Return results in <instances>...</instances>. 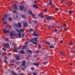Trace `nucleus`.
I'll return each instance as SVG.
<instances>
[{"instance_id":"obj_1","label":"nucleus","mask_w":75,"mask_h":75,"mask_svg":"<svg viewBox=\"0 0 75 75\" xmlns=\"http://www.w3.org/2000/svg\"><path fill=\"white\" fill-rule=\"evenodd\" d=\"M16 31L19 33H24V30L23 29L21 28L20 29V31L18 30V29L17 28L16 29Z\"/></svg>"},{"instance_id":"obj_2","label":"nucleus","mask_w":75,"mask_h":75,"mask_svg":"<svg viewBox=\"0 0 75 75\" xmlns=\"http://www.w3.org/2000/svg\"><path fill=\"white\" fill-rule=\"evenodd\" d=\"M8 17V15L7 14H4L3 16V18H2V21H3L4 20H6V19Z\"/></svg>"},{"instance_id":"obj_3","label":"nucleus","mask_w":75,"mask_h":75,"mask_svg":"<svg viewBox=\"0 0 75 75\" xmlns=\"http://www.w3.org/2000/svg\"><path fill=\"white\" fill-rule=\"evenodd\" d=\"M4 48H8L10 47V45L7 43H5L4 45Z\"/></svg>"},{"instance_id":"obj_4","label":"nucleus","mask_w":75,"mask_h":75,"mask_svg":"<svg viewBox=\"0 0 75 75\" xmlns=\"http://www.w3.org/2000/svg\"><path fill=\"white\" fill-rule=\"evenodd\" d=\"M25 60H23V61L22 65L24 67V68H26V66H25Z\"/></svg>"},{"instance_id":"obj_5","label":"nucleus","mask_w":75,"mask_h":75,"mask_svg":"<svg viewBox=\"0 0 75 75\" xmlns=\"http://www.w3.org/2000/svg\"><path fill=\"white\" fill-rule=\"evenodd\" d=\"M24 8V6H23L20 5L19 6V8L21 11H23Z\"/></svg>"},{"instance_id":"obj_6","label":"nucleus","mask_w":75,"mask_h":75,"mask_svg":"<svg viewBox=\"0 0 75 75\" xmlns=\"http://www.w3.org/2000/svg\"><path fill=\"white\" fill-rule=\"evenodd\" d=\"M46 18L48 20H52V18L51 17V16H47L46 17Z\"/></svg>"},{"instance_id":"obj_7","label":"nucleus","mask_w":75,"mask_h":75,"mask_svg":"<svg viewBox=\"0 0 75 75\" xmlns=\"http://www.w3.org/2000/svg\"><path fill=\"white\" fill-rule=\"evenodd\" d=\"M23 24L24 27H27V25H28V23L25 22H23Z\"/></svg>"},{"instance_id":"obj_8","label":"nucleus","mask_w":75,"mask_h":75,"mask_svg":"<svg viewBox=\"0 0 75 75\" xmlns=\"http://www.w3.org/2000/svg\"><path fill=\"white\" fill-rule=\"evenodd\" d=\"M3 31L5 33H6V34H8L10 32L8 30H6L5 29H4Z\"/></svg>"},{"instance_id":"obj_9","label":"nucleus","mask_w":75,"mask_h":75,"mask_svg":"<svg viewBox=\"0 0 75 75\" xmlns=\"http://www.w3.org/2000/svg\"><path fill=\"white\" fill-rule=\"evenodd\" d=\"M24 51L23 50H21L20 51H19L18 52L20 54H24Z\"/></svg>"},{"instance_id":"obj_10","label":"nucleus","mask_w":75,"mask_h":75,"mask_svg":"<svg viewBox=\"0 0 75 75\" xmlns=\"http://www.w3.org/2000/svg\"><path fill=\"white\" fill-rule=\"evenodd\" d=\"M14 10H17V7L16 4H14Z\"/></svg>"},{"instance_id":"obj_11","label":"nucleus","mask_w":75,"mask_h":75,"mask_svg":"<svg viewBox=\"0 0 75 75\" xmlns=\"http://www.w3.org/2000/svg\"><path fill=\"white\" fill-rule=\"evenodd\" d=\"M18 28H21V23H18Z\"/></svg>"},{"instance_id":"obj_12","label":"nucleus","mask_w":75,"mask_h":75,"mask_svg":"<svg viewBox=\"0 0 75 75\" xmlns=\"http://www.w3.org/2000/svg\"><path fill=\"white\" fill-rule=\"evenodd\" d=\"M33 34L34 36H36V37H38V34H37V33H36L35 32L33 33Z\"/></svg>"},{"instance_id":"obj_13","label":"nucleus","mask_w":75,"mask_h":75,"mask_svg":"<svg viewBox=\"0 0 75 75\" xmlns=\"http://www.w3.org/2000/svg\"><path fill=\"white\" fill-rule=\"evenodd\" d=\"M33 65H35V66H39V64L38 63H35L33 64Z\"/></svg>"},{"instance_id":"obj_14","label":"nucleus","mask_w":75,"mask_h":75,"mask_svg":"<svg viewBox=\"0 0 75 75\" xmlns=\"http://www.w3.org/2000/svg\"><path fill=\"white\" fill-rule=\"evenodd\" d=\"M11 73L12 74H13V75H18V74H16V72H15L14 71H11Z\"/></svg>"},{"instance_id":"obj_15","label":"nucleus","mask_w":75,"mask_h":75,"mask_svg":"<svg viewBox=\"0 0 75 75\" xmlns=\"http://www.w3.org/2000/svg\"><path fill=\"white\" fill-rule=\"evenodd\" d=\"M16 59L17 61H18V60H19L20 59V57H19L18 56H16Z\"/></svg>"},{"instance_id":"obj_16","label":"nucleus","mask_w":75,"mask_h":75,"mask_svg":"<svg viewBox=\"0 0 75 75\" xmlns=\"http://www.w3.org/2000/svg\"><path fill=\"white\" fill-rule=\"evenodd\" d=\"M39 16V17H40L41 18H44V16L42 15H41V14H39L38 15Z\"/></svg>"},{"instance_id":"obj_17","label":"nucleus","mask_w":75,"mask_h":75,"mask_svg":"<svg viewBox=\"0 0 75 75\" xmlns=\"http://www.w3.org/2000/svg\"><path fill=\"white\" fill-rule=\"evenodd\" d=\"M18 37L20 38L21 37V34L20 33H18Z\"/></svg>"},{"instance_id":"obj_18","label":"nucleus","mask_w":75,"mask_h":75,"mask_svg":"<svg viewBox=\"0 0 75 75\" xmlns=\"http://www.w3.org/2000/svg\"><path fill=\"white\" fill-rule=\"evenodd\" d=\"M28 30L30 33H31V31H34V29H32V28H31L30 29H29Z\"/></svg>"},{"instance_id":"obj_19","label":"nucleus","mask_w":75,"mask_h":75,"mask_svg":"<svg viewBox=\"0 0 75 75\" xmlns=\"http://www.w3.org/2000/svg\"><path fill=\"white\" fill-rule=\"evenodd\" d=\"M33 8H34V7H35V9H37V5L34 4L33 5Z\"/></svg>"},{"instance_id":"obj_20","label":"nucleus","mask_w":75,"mask_h":75,"mask_svg":"<svg viewBox=\"0 0 75 75\" xmlns=\"http://www.w3.org/2000/svg\"><path fill=\"white\" fill-rule=\"evenodd\" d=\"M4 41H7V42H8L9 41V40L7 38H6L4 39Z\"/></svg>"},{"instance_id":"obj_21","label":"nucleus","mask_w":75,"mask_h":75,"mask_svg":"<svg viewBox=\"0 0 75 75\" xmlns=\"http://www.w3.org/2000/svg\"><path fill=\"white\" fill-rule=\"evenodd\" d=\"M14 35L15 36V37H16V38H18V36H17V34L16 33H14Z\"/></svg>"},{"instance_id":"obj_22","label":"nucleus","mask_w":75,"mask_h":75,"mask_svg":"<svg viewBox=\"0 0 75 75\" xmlns=\"http://www.w3.org/2000/svg\"><path fill=\"white\" fill-rule=\"evenodd\" d=\"M10 35L11 36V37H14V35L13 33H11L10 34Z\"/></svg>"},{"instance_id":"obj_23","label":"nucleus","mask_w":75,"mask_h":75,"mask_svg":"<svg viewBox=\"0 0 75 75\" xmlns=\"http://www.w3.org/2000/svg\"><path fill=\"white\" fill-rule=\"evenodd\" d=\"M38 38H33V40H34V41L35 42L37 41V40Z\"/></svg>"},{"instance_id":"obj_24","label":"nucleus","mask_w":75,"mask_h":75,"mask_svg":"<svg viewBox=\"0 0 75 75\" xmlns=\"http://www.w3.org/2000/svg\"><path fill=\"white\" fill-rule=\"evenodd\" d=\"M29 14L30 15H31L33 14V11H30L29 12Z\"/></svg>"},{"instance_id":"obj_25","label":"nucleus","mask_w":75,"mask_h":75,"mask_svg":"<svg viewBox=\"0 0 75 75\" xmlns=\"http://www.w3.org/2000/svg\"><path fill=\"white\" fill-rule=\"evenodd\" d=\"M4 62L6 64H7L8 63V62H7V60L6 59L4 60Z\"/></svg>"},{"instance_id":"obj_26","label":"nucleus","mask_w":75,"mask_h":75,"mask_svg":"<svg viewBox=\"0 0 75 75\" xmlns=\"http://www.w3.org/2000/svg\"><path fill=\"white\" fill-rule=\"evenodd\" d=\"M45 44H47V45H50V42L47 41L45 42Z\"/></svg>"},{"instance_id":"obj_27","label":"nucleus","mask_w":75,"mask_h":75,"mask_svg":"<svg viewBox=\"0 0 75 75\" xmlns=\"http://www.w3.org/2000/svg\"><path fill=\"white\" fill-rule=\"evenodd\" d=\"M28 52H29L30 54H31V53H32V52H33V51H32L31 50H28Z\"/></svg>"},{"instance_id":"obj_28","label":"nucleus","mask_w":75,"mask_h":75,"mask_svg":"<svg viewBox=\"0 0 75 75\" xmlns=\"http://www.w3.org/2000/svg\"><path fill=\"white\" fill-rule=\"evenodd\" d=\"M34 41V39L33 38H31L30 40V42H33Z\"/></svg>"},{"instance_id":"obj_29","label":"nucleus","mask_w":75,"mask_h":75,"mask_svg":"<svg viewBox=\"0 0 75 75\" xmlns=\"http://www.w3.org/2000/svg\"><path fill=\"white\" fill-rule=\"evenodd\" d=\"M3 21L4 23V24H5V25L7 24V21Z\"/></svg>"},{"instance_id":"obj_30","label":"nucleus","mask_w":75,"mask_h":75,"mask_svg":"<svg viewBox=\"0 0 75 75\" xmlns=\"http://www.w3.org/2000/svg\"><path fill=\"white\" fill-rule=\"evenodd\" d=\"M48 59V57H46L44 58V61H47Z\"/></svg>"},{"instance_id":"obj_31","label":"nucleus","mask_w":75,"mask_h":75,"mask_svg":"<svg viewBox=\"0 0 75 75\" xmlns=\"http://www.w3.org/2000/svg\"><path fill=\"white\" fill-rule=\"evenodd\" d=\"M54 48V46H50L49 47V48H50V49H51V48Z\"/></svg>"},{"instance_id":"obj_32","label":"nucleus","mask_w":75,"mask_h":75,"mask_svg":"<svg viewBox=\"0 0 75 75\" xmlns=\"http://www.w3.org/2000/svg\"><path fill=\"white\" fill-rule=\"evenodd\" d=\"M59 52L60 54H61V55H64V53H63V52L60 51Z\"/></svg>"},{"instance_id":"obj_33","label":"nucleus","mask_w":75,"mask_h":75,"mask_svg":"<svg viewBox=\"0 0 75 75\" xmlns=\"http://www.w3.org/2000/svg\"><path fill=\"white\" fill-rule=\"evenodd\" d=\"M21 17L22 18H25V16L24 15H22L21 16Z\"/></svg>"},{"instance_id":"obj_34","label":"nucleus","mask_w":75,"mask_h":75,"mask_svg":"<svg viewBox=\"0 0 75 75\" xmlns=\"http://www.w3.org/2000/svg\"><path fill=\"white\" fill-rule=\"evenodd\" d=\"M52 0H50V1H49V3L51 4V5H52Z\"/></svg>"},{"instance_id":"obj_35","label":"nucleus","mask_w":75,"mask_h":75,"mask_svg":"<svg viewBox=\"0 0 75 75\" xmlns=\"http://www.w3.org/2000/svg\"><path fill=\"white\" fill-rule=\"evenodd\" d=\"M25 34V33H22V38H23V37H24V35Z\"/></svg>"},{"instance_id":"obj_36","label":"nucleus","mask_w":75,"mask_h":75,"mask_svg":"<svg viewBox=\"0 0 75 75\" xmlns=\"http://www.w3.org/2000/svg\"><path fill=\"white\" fill-rule=\"evenodd\" d=\"M37 42H33V44H35V45H37Z\"/></svg>"},{"instance_id":"obj_37","label":"nucleus","mask_w":75,"mask_h":75,"mask_svg":"<svg viewBox=\"0 0 75 75\" xmlns=\"http://www.w3.org/2000/svg\"><path fill=\"white\" fill-rule=\"evenodd\" d=\"M14 52H18L17 51V50L15 49H14Z\"/></svg>"},{"instance_id":"obj_38","label":"nucleus","mask_w":75,"mask_h":75,"mask_svg":"<svg viewBox=\"0 0 75 75\" xmlns=\"http://www.w3.org/2000/svg\"><path fill=\"white\" fill-rule=\"evenodd\" d=\"M48 62L47 61H46V62H44V65H45V64H48Z\"/></svg>"},{"instance_id":"obj_39","label":"nucleus","mask_w":75,"mask_h":75,"mask_svg":"<svg viewBox=\"0 0 75 75\" xmlns=\"http://www.w3.org/2000/svg\"><path fill=\"white\" fill-rule=\"evenodd\" d=\"M2 50L4 51H6V49H5V48H3Z\"/></svg>"},{"instance_id":"obj_40","label":"nucleus","mask_w":75,"mask_h":75,"mask_svg":"<svg viewBox=\"0 0 75 75\" xmlns=\"http://www.w3.org/2000/svg\"><path fill=\"white\" fill-rule=\"evenodd\" d=\"M4 55H5L4 54V53H2V57H3V56H4Z\"/></svg>"},{"instance_id":"obj_41","label":"nucleus","mask_w":75,"mask_h":75,"mask_svg":"<svg viewBox=\"0 0 75 75\" xmlns=\"http://www.w3.org/2000/svg\"><path fill=\"white\" fill-rule=\"evenodd\" d=\"M69 45H73V43L72 42H70L69 43Z\"/></svg>"},{"instance_id":"obj_42","label":"nucleus","mask_w":75,"mask_h":75,"mask_svg":"<svg viewBox=\"0 0 75 75\" xmlns=\"http://www.w3.org/2000/svg\"><path fill=\"white\" fill-rule=\"evenodd\" d=\"M60 42L61 44H62V43H63V41L61 40L60 41Z\"/></svg>"},{"instance_id":"obj_43","label":"nucleus","mask_w":75,"mask_h":75,"mask_svg":"<svg viewBox=\"0 0 75 75\" xmlns=\"http://www.w3.org/2000/svg\"><path fill=\"white\" fill-rule=\"evenodd\" d=\"M14 49H15V50H16V49H18V48H17V47L14 46Z\"/></svg>"},{"instance_id":"obj_44","label":"nucleus","mask_w":75,"mask_h":75,"mask_svg":"<svg viewBox=\"0 0 75 75\" xmlns=\"http://www.w3.org/2000/svg\"><path fill=\"white\" fill-rule=\"evenodd\" d=\"M34 22H35L36 24H37V23H38V22L37 21H35Z\"/></svg>"},{"instance_id":"obj_45","label":"nucleus","mask_w":75,"mask_h":75,"mask_svg":"<svg viewBox=\"0 0 75 75\" xmlns=\"http://www.w3.org/2000/svg\"><path fill=\"white\" fill-rule=\"evenodd\" d=\"M12 62H15V59H13L12 60Z\"/></svg>"},{"instance_id":"obj_46","label":"nucleus","mask_w":75,"mask_h":75,"mask_svg":"<svg viewBox=\"0 0 75 75\" xmlns=\"http://www.w3.org/2000/svg\"><path fill=\"white\" fill-rule=\"evenodd\" d=\"M31 69L32 70V71H34V69L33 67H31Z\"/></svg>"},{"instance_id":"obj_47","label":"nucleus","mask_w":75,"mask_h":75,"mask_svg":"<svg viewBox=\"0 0 75 75\" xmlns=\"http://www.w3.org/2000/svg\"><path fill=\"white\" fill-rule=\"evenodd\" d=\"M69 13H70V14H72V11H69Z\"/></svg>"},{"instance_id":"obj_48","label":"nucleus","mask_w":75,"mask_h":75,"mask_svg":"<svg viewBox=\"0 0 75 75\" xmlns=\"http://www.w3.org/2000/svg\"><path fill=\"white\" fill-rule=\"evenodd\" d=\"M21 68H22V70H24V69L23 68V67H22L21 66Z\"/></svg>"},{"instance_id":"obj_49","label":"nucleus","mask_w":75,"mask_h":75,"mask_svg":"<svg viewBox=\"0 0 75 75\" xmlns=\"http://www.w3.org/2000/svg\"><path fill=\"white\" fill-rule=\"evenodd\" d=\"M24 48H26V46H23L22 48L23 50Z\"/></svg>"},{"instance_id":"obj_50","label":"nucleus","mask_w":75,"mask_h":75,"mask_svg":"<svg viewBox=\"0 0 75 75\" xmlns=\"http://www.w3.org/2000/svg\"><path fill=\"white\" fill-rule=\"evenodd\" d=\"M13 13H17V12L15 10H14L13 11Z\"/></svg>"},{"instance_id":"obj_51","label":"nucleus","mask_w":75,"mask_h":75,"mask_svg":"<svg viewBox=\"0 0 75 75\" xmlns=\"http://www.w3.org/2000/svg\"><path fill=\"white\" fill-rule=\"evenodd\" d=\"M58 8H55V10L56 11H58Z\"/></svg>"},{"instance_id":"obj_52","label":"nucleus","mask_w":75,"mask_h":75,"mask_svg":"<svg viewBox=\"0 0 75 75\" xmlns=\"http://www.w3.org/2000/svg\"><path fill=\"white\" fill-rule=\"evenodd\" d=\"M12 20V18L11 17H10V21H11Z\"/></svg>"},{"instance_id":"obj_53","label":"nucleus","mask_w":75,"mask_h":75,"mask_svg":"<svg viewBox=\"0 0 75 75\" xmlns=\"http://www.w3.org/2000/svg\"><path fill=\"white\" fill-rule=\"evenodd\" d=\"M44 12H45H45H47V9H45L44 10Z\"/></svg>"},{"instance_id":"obj_54","label":"nucleus","mask_w":75,"mask_h":75,"mask_svg":"<svg viewBox=\"0 0 75 75\" xmlns=\"http://www.w3.org/2000/svg\"><path fill=\"white\" fill-rule=\"evenodd\" d=\"M31 16L33 17H35V14H34V13H33L32 15H31Z\"/></svg>"},{"instance_id":"obj_55","label":"nucleus","mask_w":75,"mask_h":75,"mask_svg":"<svg viewBox=\"0 0 75 75\" xmlns=\"http://www.w3.org/2000/svg\"><path fill=\"white\" fill-rule=\"evenodd\" d=\"M71 5H72V3H70L68 4L69 6H71Z\"/></svg>"},{"instance_id":"obj_56","label":"nucleus","mask_w":75,"mask_h":75,"mask_svg":"<svg viewBox=\"0 0 75 75\" xmlns=\"http://www.w3.org/2000/svg\"><path fill=\"white\" fill-rule=\"evenodd\" d=\"M51 25H49V26H48V28H51Z\"/></svg>"},{"instance_id":"obj_57","label":"nucleus","mask_w":75,"mask_h":75,"mask_svg":"<svg viewBox=\"0 0 75 75\" xmlns=\"http://www.w3.org/2000/svg\"><path fill=\"white\" fill-rule=\"evenodd\" d=\"M14 25L15 26V27H17V24H14Z\"/></svg>"},{"instance_id":"obj_58","label":"nucleus","mask_w":75,"mask_h":75,"mask_svg":"<svg viewBox=\"0 0 75 75\" xmlns=\"http://www.w3.org/2000/svg\"><path fill=\"white\" fill-rule=\"evenodd\" d=\"M33 74L34 75H37V73H33Z\"/></svg>"},{"instance_id":"obj_59","label":"nucleus","mask_w":75,"mask_h":75,"mask_svg":"<svg viewBox=\"0 0 75 75\" xmlns=\"http://www.w3.org/2000/svg\"><path fill=\"white\" fill-rule=\"evenodd\" d=\"M66 24H63V26L64 27H66Z\"/></svg>"},{"instance_id":"obj_60","label":"nucleus","mask_w":75,"mask_h":75,"mask_svg":"<svg viewBox=\"0 0 75 75\" xmlns=\"http://www.w3.org/2000/svg\"><path fill=\"white\" fill-rule=\"evenodd\" d=\"M8 19L9 21H10V16H9L8 17Z\"/></svg>"},{"instance_id":"obj_61","label":"nucleus","mask_w":75,"mask_h":75,"mask_svg":"<svg viewBox=\"0 0 75 75\" xmlns=\"http://www.w3.org/2000/svg\"><path fill=\"white\" fill-rule=\"evenodd\" d=\"M57 31H58V30L57 29H55L54 30V32H57Z\"/></svg>"},{"instance_id":"obj_62","label":"nucleus","mask_w":75,"mask_h":75,"mask_svg":"<svg viewBox=\"0 0 75 75\" xmlns=\"http://www.w3.org/2000/svg\"><path fill=\"white\" fill-rule=\"evenodd\" d=\"M63 30H64V31H66V30H67V29H66V28H63Z\"/></svg>"},{"instance_id":"obj_63","label":"nucleus","mask_w":75,"mask_h":75,"mask_svg":"<svg viewBox=\"0 0 75 75\" xmlns=\"http://www.w3.org/2000/svg\"><path fill=\"white\" fill-rule=\"evenodd\" d=\"M17 70H19V69H20V67H18L17 68Z\"/></svg>"},{"instance_id":"obj_64","label":"nucleus","mask_w":75,"mask_h":75,"mask_svg":"<svg viewBox=\"0 0 75 75\" xmlns=\"http://www.w3.org/2000/svg\"><path fill=\"white\" fill-rule=\"evenodd\" d=\"M20 75H24V74L23 73H21Z\"/></svg>"}]
</instances>
